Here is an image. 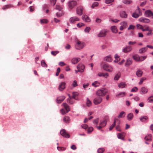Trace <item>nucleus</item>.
Masks as SVG:
<instances>
[{"label":"nucleus","mask_w":153,"mask_h":153,"mask_svg":"<svg viewBox=\"0 0 153 153\" xmlns=\"http://www.w3.org/2000/svg\"><path fill=\"white\" fill-rule=\"evenodd\" d=\"M65 98V97L64 96L59 97L57 98V102L58 103H60L63 101Z\"/></svg>","instance_id":"17"},{"label":"nucleus","mask_w":153,"mask_h":153,"mask_svg":"<svg viewBox=\"0 0 153 153\" xmlns=\"http://www.w3.org/2000/svg\"><path fill=\"white\" fill-rule=\"evenodd\" d=\"M77 26L79 27H80L82 26H84V24L82 23H79L77 24Z\"/></svg>","instance_id":"60"},{"label":"nucleus","mask_w":153,"mask_h":153,"mask_svg":"<svg viewBox=\"0 0 153 153\" xmlns=\"http://www.w3.org/2000/svg\"><path fill=\"white\" fill-rule=\"evenodd\" d=\"M13 6L11 4H7L4 5L2 7V9L5 10L7 9L13 7Z\"/></svg>","instance_id":"20"},{"label":"nucleus","mask_w":153,"mask_h":153,"mask_svg":"<svg viewBox=\"0 0 153 153\" xmlns=\"http://www.w3.org/2000/svg\"><path fill=\"white\" fill-rule=\"evenodd\" d=\"M125 92H121L120 93L118 94L117 95V97H122L124 96L125 95Z\"/></svg>","instance_id":"42"},{"label":"nucleus","mask_w":153,"mask_h":153,"mask_svg":"<svg viewBox=\"0 0 153 153\" xmlns=\"http://www.w3.org/2000/svg\"><path fill=\"white\" fill-rule=\"evenodd\" d=\"M77 68L79 72H82L85 68L84 66L82 64H79L77 66Z\"/></svg>","instance_id":"8"},{"label":"nucleus","mask_w":153,"mask_h":153,"mask_svg":"<svg viewBox=\"0 0 153 153\" xmlns=\"http://www.w3.org/2000/svg\"><path fill=\"white\" fill-rule=\"evenodd\" d=\"M120 24L123 26L124 28H126L127 27V22H121Z\"/></svg>","instance_id":"47"},{"label":"nucleus","mask_w":153,"mask_h":153,"mask_svg":"<svg viewBox=\"0 0 153 153\" xmlns=\"http://www.w3.org/2000/svg\"><path fill=\"white\" fill-rule=\"evenodd\" d=\"M146 79V78H141L140 79V82H139V84L140 85L142 84L143 82L144 81V80H145Z\"/></svg>","instance_id":"62"},{"label":"nucleus","mask_w":153,"mask_h":153,"mask_svg":"<svg viewBox=\"0 0 153 153\" xmlns=\"http://www.w3.org/2000/svg\"><path fill=\"white\" fill-rule=\"evenodd\" d=\"M65 83L64 82H61L60 84L59 89L60 91H62L65 88Z\"/></svg>","instance_id":"14"},{"label":"nucleus","mask_w":153,"mask_h":153,"mask_svg":"<svg viewBox=\"0 0 153 153\" xmlns=\"http://www.w3.org/2000/svg\"><path fill=\"white\" fill-rule=\"evenodd\" d=\"M132 1L130 0H124L123 1V3L125 4H131Z\"/></svg>","instance_id":"34"},{"label":"nucleus","mask_w":153,"mask_h":153,"mask_svg":"<svg viewBox=\"0 0 153 153\" xmlns=\"http://www.w3.org/2000/svg\"><path fill=\"white\" fill-rule=\"evenodd\" d=\"M76 5V2L74 1H70L68 3V5L70 9H72Z\"/></svg>","instance_id":"5"},{"label":"nucleus","mask_w":153,"mask_h":153,"mask_svg":"<svg viewBox=\"0 0 153 153\" xmlns=\"http://www.w3.org/2000/svg\"><path fill=\"white\" fill-rule=\"evenodd\" d=\"M145 14L146 16H153V13L150 10H147L145 12Z\"/></svg>","instance_id":"21"},{"label":"nucleus","mask_w":153,"mask_h":153,"mask_svg":"<svg viewBox=\"0 0 153 153\" xmlns=\"http://www.w3.org/2000/svg\"><path fill=\"white\" fill-rule=\"evenodd\" d=\"M57 149L59 151H62L65 150L66 149V148L64 147H61L58 146L57 147Z\"/></svg>","instance_id":"46"},{"label":"nucleus","mask_w":153,"mask_h":153,"mask_svg":"<svg viewBox=\"0 0 153 153\" xmlns=\"http://www.w3.org/2000/svg\"><path fill=\"white\" fill-rule=\"evenodd\" d=\"M117 126L116 127V129L118 131H120L121 130L120 129V127L119 126V124L118 122H117Z\"/></svg>","instance_id":"61"},{"label":"nucleus","mask_w":153,"mask_h":153,"mask_svg":"<svg viewBox=\"0 0 153 153\" xmlns=\"http://www.w3.org/2000/svg\"><path fill=\"white\" fill-rule=\"evenodd\" d=\"M93 128L92 127H89L88 129V133H91L93 130Z\"/></svg>","instance_id":"55"},{"label":"nucleus","mask_w":153,"mask_h":153,"mask_svg":"<svg viewBox=\"0 0 153 153\" xmlns=\"http://www.w3.org/2000/svg\"><path fill=\"white\" fill-rule=\"evenodd\" d=\"M148 100H149V102H153V96H151L149 97Z\"/></svg>","instance_id":"64"},{"label":"nucleus","mask_w":153,"mask_h":153,"mask_svg":"<svg viewBox=\"0 0 153 153\" xmlns=\"http://www.w3.org/2000/svg\"><path fill=\"white\" fill-rule=\"evenodd\" d=\"M82 19L86 22H88L90 21L89 18L86 15H83L82 16Z\"/></svg>","instance_id":"18"},{"label":"nucleus","mask_w":153,"mask_h":153,"mask_svg":"<svg viewBox=\"0 0 153 153\" xmlns=\"http://www.w3.org/2000/svg\"><path fill=\"white\" fill-rule=\"evenodd\" d=\"M73 99L72 97L71 98V99L70 100L69 98H68L67 99V102L70 104H73L74 102V100Z\"/></svg>","instance_id":"31"},{"label":"nucleus","mask_w":153,"mask_h":153,"mask_svg":"<svg viewBox=\"0 0 153 153\" xmlns=\"http://www.w3.org/2000/svg\"><path fill=\"white\" fill-rule=\"evenodd\" d=\"M125 115V113L124 111H122L120 112V114L118 116V118H122L123 117H124Z\"/></svg>","instance_id":"40"},{"label":"nucleus","mask_w":153,"mask_h":153,"mask_svg":"<svg viewBox=\"0 0 153 153\" xmlns=\"http://www.w3.org/2000/svg\"><path fill=\"white\" fill-rule=\"evenodd\" d=\"M143 73V72L142 71L140 70H138L136 72V74L137 76L140 77H141Z\"/></svg>","instance_id":"27"},{"label":"nucleus","mask_w":153,"mask_h":153,"mask_svg":"<svg viewBox=\"0 0 153 153\" xmlns=\"http://www.w3.org/2000/svg\"><path fill=\"white\" fill-rule=\"evenodd\" d=\"M152 30L151 29H150L149 30L148 32L147 33V36H151V35H152L153 33H152Z\"/></svg>","instance_id":"59"},{"label":"nucleus","mask_w":153,"mask_h":153,"mask_svg":"<svg viewBox=\"0 0 153 153\" xmlns=\"http://www.w3.org/2000/svg\"><path fill=\"white\" fill-rule=\"evenodd\" d=\"M114 0H105V2L106 4H110L111 3L114 2Z\"/></svg>","instance_id":"50"},{"label":"nucleus","mask_w":153,"mask_h":153,"mask_svg":"<svg viewBox=\"0 0 153 153\" xmlns=\"http://www.w3.org/2000/svg\"><path fill=\"white\" fill-rule=\"evenodd\" d=\"M132 63V61L130 59H127L126 64H125V65L126 66H129Z\"/></svg>","instance_id":"29"},{"label":"nucleus","mask_w":153,"mask_h":153,"mask_svg":"<svg viewBox=\"0 0 153 153\" xmlns=\"http://www.w3.org/2000/svg\"><path fill=\"white\" fill-rule=\"evenodd\" d=\"M139 21L143 23H149L150 22L149 19L143 17L140 18L139 19Z\"/></svg>","instance_id":"16"},{"label":"nucleus","mask_w":153,"mask_h":153,"mask_svg":"<svg viewBox=\"0 0 153 153\" xmlns=\"http://www.w3.org/2000/svg\"><path fill=\"white\" fill-rule=\"evenodd\" d=\"M107 31L106 30H103L101 31L98 34V36L99 37H103L105 36Z\"/></svg>","instance_id":"10"},{"label":"nucleus","mask_w":153,"mask_h":153,"mask_svg":"<svg viewBox=\"0 0 153 153\" xmlns=\"http://www.w3.org/2000/svg\"><path fill=\"white\" fill-rule=\"evenodd\" d=\"M117 137L119 139H123V134L120 133L118 134Z\"/></svg>","instance_id":"56"},{"label":"nucleus","mask_w":153,"mask_h":153,"mask_svg":"<svg viewBox=\"0 0 153 153\" xmlns=\"http://www.w3.org/2000/svg\"><path fill=\"white\" fill-rule=\"evenodd\" d=\"M59 53V51H52L51 52V54L53 56H56Z\"/></svg>","instance_id":"57"},{"label":"nucleus","mask_w":153,"mask_h":153,"mask_svg":"<svg viewBox=\"0 0 153 153\" xmlns=\"http://www.w3.org/2000/svg\"><path fill=\"white\" fill-rule=\"evenodd\" d=\"M80 59H81L79 58L74 57L71 59V62L74 64H76L80 60Z\"/></svg>","instance_id":"11"},{"label":"nucleus","mask_w":153,"mask_h":153,"mask_svg":"<svg viewBox=\"0 0 153 153\" xmlns=\"http://www.w3.org/2000/svg\"><path fill=\"white\" fill-rule=\"evenodd\" d=\"M132 16L134 18H137L139 16L136 13L134 12L133 13Z\"/></svg>","instance_id":"53"},{"label":"nucleus","mask_w":153,"mask_h":153,"mask_svg":"<svg viewBox=\"0 0 153 153\" xmlns=\"http://www.w3.org/2000/svg\"><path fill=\"white\" fill-rule=\"evenodd\" d=\"M116 122H118L119 123V124L120 123V121L118 119H115L114 120V121L113 124L110 126L109 130H111L116 125Z\"/></svg>","instance_id":"15"},{"label":"nucleus","mask_w":153,"mask_h":153,"mask_svg":"<svg viewBox=\"0 0 153 153\" xmlns=\"http://www.w3.org/2000/svg\"><path fill=\"white\" fill-rule=\"evenodd\" d=\"M63 120L64 122L66 123H69L70 122L69 117L68 116H65L63 118Z\"/></svg>","instance_id":"25"},{"label":"nucleus","mask_w":153,"mask_h":153,"mask_svg":"<svg viewBox=\"0 0 153 153\" xmlns=\"http://www.w3.org/2000/svg\"><path fill=\"white\" fill-rule=\"evenodd\" d=\"M133 59L137 61H139V56L137 55H135L133 56Z\"/></svg>","instance_id":"38"},{"label":"nucleus","mask_w":153,"mask_h":153,"mask_svg":"<svg viewBox=\"0 0 153 153\" xmlns=\"http://www.w3.org/2000/svg\"><path fill=\"white\" fill-rule=\"evenodd\" d=\"M121 76V73L120 72H119L114 77V79L116 80H118L119 78Z\"/></svg>","instance_id":"32"},{"label":"nucleus","mask_w":153,"mask_h":153,"mask_svg":"<svg viewBox=\"0 0 153 153\" xmlns=\"http://www.w3.org/2000/svg\"><path fill=\"white\" fill-rule=\"evenodd\" d=\"M63 105L66 111V112H68L70 110V106L66 103H63Z\"/></svg>","instance_id":"19"},{"label":"nucleus","mask_w":153,"mask_h":153,"mask_svg":"<svg viewBox=\"0 0 153 153\" xmlns=\"http://www.w3.org/2000/svg\"><path fill=\"white\" fill-rule=\"evenodd\" d=\"M103 68L105 70L109 72H111L113 70V68L111 66L107 64H104L103 65Z\"/></svg>","instance_id":"3"},{"label":"nucleus","mask_w":153,"mask_h":153,"mask_svg":"<svg viewBox=\"0 0 153 153\" xmlns=\"http://www.w3.org/2000/svg\"><path fill=\"white\" fill-rule=\"evenodd\" d=\"M79 21V19L76 16L71 17L69 19V22L71 23H74L76 21Z\"/></svg>","instance_id":"6"},{"label":"nucleus","mask_w":153,"mask_h":153,"mask_svg":"<svg viewBox=\"0 0 153 153\" xmlns=\"http://www.w3.org/2000/svg\"><path fill=\"white\" fill-rule=\"evenodd\" d=\"M78 95V93L77 92L73 93L72 98L74 99H76V97Z\"/></svg>","instance_id":"51"},{"label":"nucleus","mask_w":153,"mask_h":153,"mask_svg":"<svg viewBox=\"0 0 153 153\" xmlns=\"http://www.w3.org/2000/svg\"><path fill=\"white\" fill-rule=\"evenodd\" d=\"M106 121L105 120H104L102 122H101L100 124V125L102 126V127H103L106 126Z\"/></svg>","instance_id":"36"},{"label":"nucleus","mask_w":153,"mask_h":153,"mask_svg":"<svg viewBox=\"0 0 153 153\" xmlns=\"http://www.w3.org/2000/svg\"><path fill=\"white\" fill-rule=\"evenodd\" d=\"M90 30V28L89 27H87L84 30L85 32L88 33Z\"/></svg>","instance_id":"63"},{"label":"nucleus","mask_w":153,"mask_h":153,"mask_svg":"<svg viewBox=\"0 0 153 153\" xmlns=\"http://www.w3.org/2000/svg\"><path fill=\"white\" fill-rule=\"evenodd\" d=\"M118 86L119 88H123L126 86V85L124 82H121L118 84Z\"/></svg>","instance_id":"26"},{"label":"nucleus","mask_w":153,"mask_h":153,"mask_svg":"<svg viewBox=\"0 0 153 153\" xmlns=\"http://www.w3.org/2000/svg\"><path fill=\"white\" fill-rule=\"evenodd\" d=\"M85 46V44L79 41H77L75 45V48L77 50H80L83 48Z\"/></svg>","instance_id":"1"},{"label":"nucleus","mask_w":153,"mask_h":153,"mask_svg":"<svg viewBox=\"0 0 153 153\" xmlns=\"http://www.w3.org/2000/svg\"><path fill=\"white\" fill-rule=\"evenodd\" d=\"M105 151V149L103 148H100L98 149L97 152L98 153H102Z\"/></svg>","instance_id":"45"},{"label":"nucleus","mask_w":153,"mask_h":153,"mask_svg":"<svg viewBox=\"0 0 153 153\" xmlns=\"http://www.w3.org/2000/svg\"><path fill=\"white\" fill-rule=\"evenodd\" d=\"M115 60H114V62H117L118 61V59H119V56L117 55L116 54L115 56Z\"/></svg>","instance_id":"52"},{"label":"nucleus","mask_w":153,"mask_h":153,"mask_svg":"<svg viewBox=\"0 0 153 153\" xmlns=\"http://www.w3.org/2000/svg\"><path fill=\"white\" fill-rule=\"evenodd\" d=\"M133 117V114L132 113L129 114L127 116V118L128 120H131Z\"/></svg>","instance_id":"30"},{"label":"nucleus","mask_w":153,"mask_h":153,"mask_svg":"<svg viewBox=\"0 0 153 153\" xmlns=\"http://www.w3.org/2000/svg\"><path fill=\"white\" fill-rule=\"evenodd\" d=\"M100 83L97 81H95L92 84L93 86L96 87L99 86Z\"/></svg>","instance_id":"44"},{"label":"nucleus","mask_w":153,"mask_h":153,"mask_svg":"<svg viewBox=\"0 0 153 153\" xmlns=\"http://www.w3.org/2000/svg\"><path fill=\"white\" fill-rule=\"evenodd\" d=\"M104 59V60L108 62H111L112 60L111 57L110 56H107L105 57Z\"/></svg>","instance_id":"28"},{"label":"nucleus","mask_w":153,"mask_h":153,"mask_svg":"<svg viewBox=\"0 0 153 153\" xmlns=\"http://www.w3.org/2000/svg\"><path fill=\"white\" fill-rule=\"evenodd\" d=\"M60 133L62 136L65 137L69 138L70 137L69 135L67 133L65 130L64 129H63L61 131Z\"/></svg>","instance_id":"9"},{"label":"nucleus","mask_w":153,"mask_h":153,"mask_svg":"<svg viewBox=\"0 0 153 153\" xmlns=\"http://www.w3.org/2000/svg\"><path fill=\"white\" fill-rule=\"evenodd\" d=\"M135 13L137 14L139 16H141L142 15L141 11L140 8L138 7V9L135 10Z\"/></svg>","instance_id":"37"},{"label":"nucleus","mask_w":153,"mask_h":153,"mask_svg":"<svg viewBox=\"0 0 153 153\" xmlns=\"http://www.w3.org/2000/svg\"><path fill=\"white\" fill-rule=\"evenodd\" d=\"M120 16L121 17L126 18L127 16V14L125 11H122L120 12Z\"/></svg>","instance_id":"23"},{"label":"nucleus","mask_w":153,"mask_h":153,"mask_svg":"<svg viewBox=\"0 0 153 153\" xmlns=\"http://www.w3.org/2000/svg\"><path fill=\"white\" fill-rule=\"evenodd\" d=\"M102 101V98L100 97H96L94 100V103L95 105H97L100 104Z\"/></svg>","instance_id":"4"},{"label":"nucleus","mask_w":153,"mask_h":153,"mask_svg":"<svg viewBox=\"0 0 153 153\" xmlns=\"http://www.w3.org/2000/svg\"><path fill=\"white\" fill-rule=\"evenodd\" d=\"M132 47L130 46H128L123 49V52L126 53L130 51L132 49Z\"/></svg>","instance_id":"7"},{"label":"nucleus","mask_w":153,"mask_h":153,"mask_svg":"<svg viewBox=\"0 0 153 153\" xmlns=\"http://www.w3.org/2000/svg\"><path fill=\"white\" fill-rule=\"evenodd\" d=\"M148 89L147 88L145 87L141 88L140 90V94H145L147 93Z\"/></svg>","instance_id":"13"},{"label":"nucleus","mask_w":153,"mask_h":153,"mask_svg":"<svg viewBox=\"0 0 153 153\" xmlns=\"http://www.w3.org/2000/svg\"><path fill=\"white\" fill-rule=\"evenodd\" d=\"M107 92L106 89L102 88L98 90L97 92V94L98 96H102L105 95Z\"/></svg>","instance_id":"2"},{"label":"nucleus","mask_w":153,"mask_h":153,"mask_svg":"<svg viewBox=\"0 0 153 153\" xmlns=\"http://www.w3.org/2000/svg\"><path fill=\"white\" fill-rule=\"evenodd\" d=\"M48 22V21L46 19H44L40 20V22L41 24H46Z\"/></svg>","instance_id":"43"},{"label":"nucleus","mask_w":153,"mask_h":153,"mask_svg":"<svg viewBox=\"0 0 153 153\" xmlns=\"http://www.w3.org/2000/svg\"><path fill=\"white\" fill-rule=\"evenodd\" d=\"M147 49L148 48L146 47L143 48L139 49V52L140 53H144L147 51Z\"/></svg>","instance_id":"22"},{"label":"nucleus","mask_w":153,"mask_h":153,"mask_svg":"<svg viewBox=\"0 0 153 153\" xmlns=\"http://www.w3.org/2000/svg\"><path fill=\"white\" fill-rule=\"evenodd\" d=\"M62 8L59 5H56V9L59 10H61Z\"/></svg>","instance_id":"58"},{"label":"nucleus","mask_w":153,"mask_h":153,"mask_svg":"<svg viewBox=\"0 0 153 153\" xmlns=\"http://www.w3.org/2000/svg\"><path fill=\"white\" fill-rule=\"evenodd\" d=\"M145 139L147 141H151L152 140V135L151 134H149L147 135L145 137Z\"/></svg>","instance_id":"24"},{"label":"nucleus","mask_w":153,"mask_h":153,"mask_svg":"<svg viewBox=\"0 0 153 153\" xmlns=\"http://www.w3.org/2000/svg\"><path fill=\"white\" fill-rule=\"evenodd\" d=\"M112 31L114 33H116L117 32V29L115 26H112L111 27Z\"/></svg>","instance_id":"33"},{"label":"nucleus","mask_w":153,"mask_h":153,"mask_svg":"<svg viewBox=\"0 0 153 153\" xmlns=\"http://www.w3.org/2000/svg\"><path fill=\"white\" fill-rule=\"evenodd\" d=\"M41 65L43 67L46 68L47 67V65L44 60H42L41 61Z\"/></svg>","instance_id":"39"},{"label":"nucleus","mask_w":153,"mask_h":153,"mask_svg":"<svg viewBox=\"0 0 153 153\" xmlns=\"http://www.w3.org/2000/svg\"><path fill=\"white\" fill-rule=\"evenodd\" d=\"M83 10V8L82 7H79L77 8L76 9V13L77 14L81 16L82 14V11Z\"/></svg>","instance_id":"12"},{"label":"nucleus","mask_w":153,"mask_h":153,"mask_svg":"<svg viewBox=\"0 0 153 153\" xmlns=\"http://www.w3.org/2000/svg\"><path fill=\"white\" fill-rule=\"evenodd\" d=\"M92 104L91 102L90 101L88 98H87L86 99V105L88 107L90 106Z\"/></svg>","instance_id":"35"},{"label":"nucleus","mask_w":153,"mask_h":153,"mask_svg":"<svg viewBox=\"0 0 153 153\" xmlns=\"http://www.w3.org/2000/svg\"><path fill=\"white\" fill-rule=\"evenodd\" d=\"M146 58V56H142L140 57L139 59V61H142L144 60Z\"/></svg>","instance_id":"49"},{"label":"nucleus","mask_w":153,"mask_h":153,"mask_svg":"<svg viewBox=\"0 0 153 153\" xmlns=\"http://www.w3.org/2000/svg\"><path fill=\"white\" fill-rule=\"evenodd\" d=\"M98 3L97 2H95L92 5L91 7L92 8H94L95 7L98 6Z\"/></svg>","instance_id":"54"},{"label":"nucleus","mask_w":153,"mask_h":153,"mask_svg":"<svg viewBox=\"0 0 153 153\" xmlns=\"http://www.w3.org/2000/svg\"><path fill=\"white\" fill-rule=\"evenodd\" d=\"M64 13L62 12L61 11L56 13V16L57 17H60L63 15Z\"/></svg>","instance_id":"48"},{"label":"nucleus","mask_w":153,"mask_h":153,"mask_svg":"<svg viewBox=\"0 0 153 153\" xmlns=\"http://www.w3.org/2000/svg\"><path fill=\"white\" fill-rule=\"evenodd\" d=\"M148 117L146 116H142L140 118V120L142 122H143L147 119Z\"/></svg>","instance_id":"41"}]
</instances>
